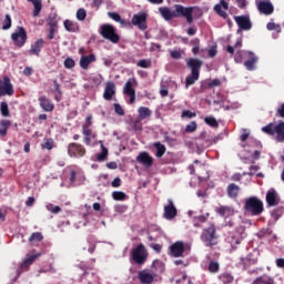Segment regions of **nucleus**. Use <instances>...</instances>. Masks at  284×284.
Here are the masks:
<instances>
[{
	"label": "nucleus",
	"instance_id": "1",
	"mask_svg": "<svg viewBox=\"0 0 284 284\" xmlns=\"http://www.w3.org/2000/svg\"><path fill=\"white\" fill-rule=\"evenodd\" d=\"M244 210L251 216H261L262 212H265L263 202L256 196H250L245 200Z\"/></svg>",
	"mask_w": 284,
	"mask_h": 284
},
{
	"label": "nucleus",
	"instance_id": "2",
	"mask_svg": "<svg viewBox=\"0 0 284 284\" xmlns=\"http://www.w3.org/2000/svg\"><path fill=\"white\" fill-rule=\"evenodd\" d=\"M216 239H219V235H216V225L211 223L207 227L203 229L201 241L206 247H214L217 243Z\"/></svg>",
	"mask_w": 284,
	"mask_h": 284
},
{
	"label": "nucleus",
	"instance_id": "3",
	"mask_svg": "<svg viewBox=\"0 0 284 284\" xmlns=\"http://www.w3.org/2000/svg\"><path fill=\"white\" fill-rule=\"evenodd\" d=\"M99 34L103 39H106V41H110L111 43H119L121 41V36L116 33V28L112 24L104 23L99 29Z\"/></svg>",
	"mask_w": 284,
	"mask_h": 284
},
{
	"label": "nucleus",
	"instance_id": "4",
	"mask_svg": "<svg viewBox=\"0 0 284 284\" xmlns=\"http://www.w3.org/2000/svg\"><path fill=\"white\" fill-rule=\"evenodd\" d=\"M11 39L17 48H23L28 41V33L23 27H18L11 34Z\"/></svg>",
	"mask_w": 284,
	"mask_h": 284
},
{
	"label": "nucleus",
	"instance_id": "5",
	"mask_svg": "<svg viewBox=\"0 0 284 284\" xmlns=\"http://www.w3.org/2000/svg\"><path fill=\"white\" fill-rule=\"evenodd\" d=\"M132 260L138 265H143L148 261V251L145 250V245L139 244L133 251H132Z\"/></svg>",
	"mask_w": 284,
	"mask_h": 284
},
{
	"label": "nucleus",
	"instance_id": "6",
	"mask_svg": "<svg viewBox=\"0 0 284 284\" xmlns=\"http://www.w3.org/2000/svg\"><path fill=\"white\" fill-rule=\"evenodd\" d=\"M134 85H136V79L130 78L123 87V94L130 98L129 103L131 104L136 101V91L134 90Z\"/></svg>",
	"mask_w": 284,
	"mask_h": 284
},
{
	"label": "nucleus",
	"instance_id": "7",
	"mask_svg": "<svg viewBox=\"0 0 284 284\" xmlns=\"http://www.w3.org/2000/svg\"><path fill=\"white\" fill-rule=\"evenodd\" d=\"M132 26L139 28L142 32L148 30V13L141 11L132 17Z\"/></svg>",
	"mask_w": 284,
	"mask_h": 284
},
{
	"label": "nucleus",
	"instance_id": "8",
	"mask_svg": "<svg viewBox=\"0 0 284 284\" xmlns=\"http://www.w3.org/2000/svg\"><path fill=\"white\" fill-rule=\"evenodd\" d=\"M68 154L71 159H81L85 156V146H83V144L72 142L68 146Z\"/></svg>",
	"mask_w": 284,
	"mask_h": 284
},
{
	"label": "nucleus",
	"instance_id": "9",
	"mask_svg": "<svg viewBox=\"0 0 284 284\" xmlns=\"http://www.w3.org/2000/svg\"><path fill=\"white\" fill-rule=\"evenodd\" d=\"M12 94H14V87H12L10 78L4 75L3 80H0V97H12Z\"/></svg>",
	"mask_w": 284,
	"mask_h": 284
},
{
	"label": "nucleus",
	"instance_id": "10",
	"mask_svg": "<svg viewBox=\"0 0 284 284\" xmlns=\"http://www.w3.org/2000/svg\"><path fill=\"white\" fill-rule=\"evenodd\" d=\"M234 21L240 30H252V20H250V16H235Z\"/></svg>",
	"mask_w": 284,
	"mask_h": 284
},
{
	"label": "nucleus",
	"instance_id": "11",
	"mask_svg": "<svg viewBox=\"0 0 284 284\" xmlns=\"http://www.w3.org/2000/svg\"><path fill=\"white\" fill-rule=\"evenodd\" d=\"M240 263L243 265L244 270H247V267H251V265H256V263H258V253L254 251L247 256L241 257Z\"/></svg>",
	"mask_w": 284,
	"mask_h": 284
},
{
	"label": "nucleus",
	"instance_id": "12",
	"mask_svg": "<svg viewBox=\"0 0 284 284\" xmlns=\"http://www.w3.org/2000/svg\"><path fill=\"white\" fill-rule=\"evenodd\" d=\"M213 10L222 19H227L226 11L230 10V3H227L225 0H220V2L213 7Z\"/></svg>",
	"mask_w": 284,
	"mask_h": 284
},
{
	"label": "nucleus",
	"instance_id": "13",
	"mask_svg": "<svg viewBox=\"0 0 284 284\" xmlns=\"http://www.w3.org/2000/svg\"><path fill=\"white\" fill-rule=\"evenodd\" d=\"M266 203L268 207H274L281 203V197L278 196V192H276V189H270L266 192Z\"/></svg>",
	"mask_w": 284,
	"mask_h": 284
},
{
	"label": "nucleus",
	"instance_id": "14",
	"mask_svg": "<svg viewBox=\"0 0 284 284\" xmlns=\"http://www.w3.org/2000/svg\"><path fill=\"white\" fill-rule=\"evenodd\" d=\"M179 14L180 17H184V19H186V23H189V26L194 23V17L192 16L194 14V8L179 6Z\"/></svg>",
	"mask_w": 284,
	"mask_h": 284
},
{
	"label": "nucleus",
	"instance_id": "15",
	"mask_svg": "<svg viewBox=\"0 0 284 284\" xmlns=\"http://www.w3.org/2000/svg\"><path fill=\"white\" fill-rule=\"evenodd\" d=\"M187 68L191 70V74H201V68H203V61L200 59L191 58L186 62Z\"/></svg>",
	"mask_w": 284,
	"mask_h": 284
},
{
	"label": "nucleus",
	"instance_id": "16",
	"mask_svg": "<svg viewBox=\"0 0 284 284\" xmlns=\"http://www.w3.org/2000/svg\"><path fill=\"white\" fill-rule=\"evenodd\" d=\"M257 10L261 12V14H266V17H270V14H274V4L267 1H260L257 3Z\"/></svg>",
	"mask_w": 284,
	"mask_h": 284
},
{
	"label": "nucleus",
	"instance_id": "17",
	"mask_svg": "<svg viewBox=\"0 0 284 284\" xmlns=\"http://www.w3.org/2000/svg\"><path fill=\"white\" fill-rule=\"evenodd\" d=\"M136 161L138 163H141L142 165H144V168H152V165H154V159L150 156V153L148 152H141L136 156Z\"/></svg>",
	"mask_w": 284,
	"mask_h": 284
},
{
	"label": "nucleus",
	"instance_id": "18",
	"mask_svg": "<svg viewBox=\"0 0 284 284\" xmlns=\"http://www.w3.org/2000/svg\"><path fill=\"white\" fill-rule=\"evenodd\" d=\"M256 63H258V57L252 51H248V60L244 62V67L248 72H253V70H256Z\"/></svg>",
	"mask_w": 284,
	"mask_h": 284
},
{
	"label": "nucleus",
	"instance_id": "19",
	"mask_svg": "<svg viewBox=\"0 0 284 284\" xmlns=\"http://www.w3.org/2000/svg\"><path fill=\"white\" fill-rule=\"evenodd\" d=\"M38 101L40 103V108H42V110L44 112H53L54 111V103H52V100L48 99V97L41 95L38 99Z\"/></svg>",
	"mask_w": 284,
	"mask_h": 284
},
{
	"label": "nucleus",
	"instance_id": "20",
	"mask_svg": "<svg viewBox=\"0 0 284 284\" xmlns=\"http://www.w3.org/2000/svg\"><path fill=\"white\" fill-rule=\"evenodd\" d=\"M176 207L174 206V203L172 200H169V204L164 206V219L168 221H172L174 216H176Z\"/></svg>",
	"mask_w": 284,
	"mask_h": 284
},
{
	"label": "nucleus",
	"instance_id": "21",
	"mask_svg": "<svg viewBox=\"0 0 284 284\" xmlns=\"http://www.w3.org/2000/svg\"><path fill=\"white\" fill-rule=\"evenodd\" d=\"M116 94V87L114 85V82H108L104 89L103 99L105 101H112V97Z\"/></svg>",
	"mask_w": 284,
	"mask_h": 284
},
{
	"label": "nucleus",
	"instance_id": "22",
	"mask_svg": "<svg viewBox=\"0 0 284 284\" xmlns=\"http://www.w3.org/2000/svg\"><path fill=\"white\" fill-rule=\"evenodd\" d=\"M226 194L229 199H237L239 194H241V186H239L236 183H230L226 186Z\"/></svg>",
	"mask_w": 284,
	"mask_h": 284
},
{
	"label": "nucleus",
	"instance_id": "23",
	"mask_svg": "<svg viewBox=\"0 0 284 284\" xmlns=\"http://www.w3.org/2000/svg\"><path fill=\"white\" fill-rule=\"evenodd\" d=\"M138 278H139L140 283H143V284L154 283V275H152L148 271H140L138 274Z\"/></svg>",
	"mask_w": 284,
	"mask_h": 284
},
{
	"label": "nucleus",
	"instance_id": "24",
	"mask_svg": "<svg viewBox=\"0 0 284 284\" xmlns=\"http://www.w3.org/2000/svg\"><path fill=\"white\" fill-rule=\"evenodd\" d=\"M94 61H97V55L94 54L82 55L80 59V68H82V70H88L90 63H94Z\"/></svg>",
	"mask_w": 284,
	"mask_h": 284
},
{
	"label": "nucleus",
	"instance_id": "25",
	"mask_svg": "<svg viewBox=\"0 0 284 284\" xmlns=\"http://www.w3.org/2000/svg\"><path fill=\"white\" fill-rule=\"evenodd\" d=\"M29 3L33 6L32 17H39L41 11L43 10V0H27Z\"/></svg>",
	"mask_w": 284,
	"mask_h": 284
},
{
	"label": "nucleus",
	"instance_id": "26",
	"mask_svg": "<svg viewBox=\"0 0 284 284\" xmlns=\"http://www.w3.org/2000/svg\"><path fill=\"white\" fill-rule=\"evenodd\" d=\"M44 44H45V41H43V39L37 40L34 44L31 47L29 53L34 54L36 57H39V54L41 53V49L43 48Z\"/></svg>",
	"mask_w": 284,
	"mask_h": 284
},
{
	"label": "nucleus",
	"instance_id": "27",
	"mask_svg": "<svg viewBox=\"0 0 284 284\" xmlns=\"http://www.w3.org/2000/svg\"><path fill=\"white\" fill-rule=\"evenodd\" d=\"M159 12L163 17V19H165V21H172V19L176 17V13H174V11L170 10V8L168 7H161L159 9Z\"/></svg>",
	"mask_w": 284,
	"mask_h": 284
},
{
	"label": "nucleus",
	"instance_id": "28",
	"mask_svg": "<svg viewBox=\"0 0 284 284\" xmlns=\"http://www.w3.org/2000/svg\"><path fill=\"white\" fill-rule=\"evenodd\" d=\"M217 214L223 216L224 219H230V216H234V207L232 206H220L217 209Z\"/></svg>",
	"mask_w": 284,
	"mask_h": 284
},
{
	"label": "nucleus",
	"instance_id": "29",
	"mask_svg": "<svg viewBox=\"0 0 284 284\" xmlns=\"http://www.w3.org/2000/svg\"><path fill=\"white\" fill-rule=\"evenodd\" d=\"M138 114L140 121H145V119H150V116H152V110L148 106H140L138 109Z\"/></svg>",
	"mask_w": 284,
	"mask_h": 284
},
{
	"label": "nucleus",
	"instance_id": "30",
	"mask_svg": "<svg viewBox=\"0 0 284 284\" xmlns=\"http://www.w3.org/2000/svg\"><path fill=\"white\" fill-rule=\"evenodd\" d=\"M192 251L190 243L179 242V256H187Z\"/></svg>",
	"mask_w": 284,
	"mask_h": 284
},
{
	"label": "nucleus",
	"instance_id": "31",
	"mask_svg": "<svg viewBox=\"0 0 284 284\" xmlns=\"http://www.w3.org/2000/svg\"><path fill=\"white\" fill-rule=\"evenodd\" d=\"M63 26L67 32H79V23L72 20H64Z\"/></svg>",
	"mask_w": 284,
	"mask_h": 284
},
{
	"label": "nucleus",
	"instance_id": "32",
	"mask_svg": "<svg viewBox=\"0 0 284 284\" xmlns=\"http://www.w3.org/2000/svg\"><path fill=\"white\" fill-rule=\"evenodd\" d=\"M226 241L231 244L232 250H236V245H241L242 239L239 233H233Z\"/></svg>",
	"mask_w": 284,
	"mask_h": 284
},
{
	"label": "nucleus",
	"instance_id": "33",
	"mask_svg": "<svg viewBox=\"0 0 284 284\" xmlns=\"http://www.w3.org/2000/svg\"><path fill=\"white\" fill-rule=\"evenodd\" d=\"M209 216L210 214L194 216L192 223L195 227H203V223L207 222Z\"/></svg>",
	"mask_w": 284,
	"mask_h": 284
},
{
	"label": "nucleus",
	"instance_id": "34",
	"mask_svg": "<svg viewBox=\"0 0 284 284\" xmlns=\"http://www.w3.org/2000/svg\"><path fill=\"white\" fill-rule=\"evenodd\" d=\"M12 122L10 120H0V136H7Z\"/></svg>",
	"mask_w": 284,
	"mask_h": 284
},
{
	"label": "nucleus",
	"instance_id": "35",
	"mask_svg": "<svg viewBox=\"0 0 284 284\" xmlns=\"http://www.w3.org/2000/svg\"><path fill=\"white\" fill-rule=\"evenodd\" d=\"M39 256H41V253L34 254V255H29L21 263V268L24 270V267H30V265H32V263H34V261H37V258H39Z\"/></svg>",
	"mask_w": 284,
	"mask_h": 284
},
{
	"label": "nucleus",
	"instance_id": "36",
	"mask_svg": "<svg viewBox=\"0 0 284 284\" xmlns=\"http://www.w3.org/2000/svg\"><path fill=\"white\" fill-rule=\"evenodd\" d=\"M252 284H275L274 277H271L270 275H262L257 277Z\"/></svg>",
	"mask_w": 284,
	"mask_h": 284
},
{
	"label": "nucleus",
	"instance_id": "37",
	"mask_svg": "<svg viewBox=\"0 0 284 284\" xmlns=\"http://www.w3.org/2000/svg\"><path fill=\"white\" fill-rule=\"evenodd\" d=\"M201 77V74L197 73H191L185 79V89L190 88L191 85H194L196 83L197 79Z\"/></svg>",
	"mask_w": 284,
	"mask_h": 284
},
{
	"label": "nucleus",
	"instance_id": "38",
	"mask_svg": "<svg viewBox=\"0 0 284 284\" xmlns=\"http://www.w3.org/2000/svg\"><path fill=\"white\" fill-rule=\"evenodd\" d=\"M153 148H155V150H156L155 156L158 159H161L163 156V154H165L166 149L161 142H154Z\"/></svg>",
	"mask_w": 284,
	"mask_h": 284
},
{
	"label": "nucleus",
	"instance_id": "39",
	"mask_svg": "<svg viewBox=\"0 0 284 284\" xmlns=\"http://www.w3.org/2000/svg\"><path fill=\"white\" fill-rule=\"evenodd\" d=\"M262 132L268 134V136H274V134H276V125H274V123H268L262 128Z\"/></svg>",
	"mask_w": 284,
	"mask_h": 284
},
{
	"label": "nucleus",
	"instance_id": "40",
	"mask_svg": "<svg viewBox=\"0 0 284 284\" xmlns=\"http://www.w3.org/2000/svg\"><path fill=\"white\" fill-rule=\"evenodd\" d=\"M277 141L284 143V122L276 124Z\"/></svg>",
	"mask_w": 284,
	"mask_h": 284
},
{
	"label": "nucleus",
	"instance_id": "41",
	"mask_svg": "<svg viewBox=\"0 0 284 284\" xmlns=\"http://www.w3.org/2000/svg\"><path fill=\"white\" fill-rule=\"evenodd\" d=\"M43 241V234L41 232H34L29 237V243H41Z\"/></svg>",
	"mask_w": 284,
	"mask_h": 284
},
{
	"label": "nucleus",
	"instance_id": "42",
	"mask_svg": "<svg viewBox=\"0 0 284 284\" xmlns=\"http://www.w3.org/2000/svg\"><path fill=\"white\" fill-rule=\"evenodd\" d=\"M108 17H110V19H112L116 23H120L121 26H125V20H122L121 14H119L118 12H108Z\"/></svg>",
	"mask_w": 284,
	"mask_h": 284
},
{
	"label": "nucleus",
	"instance_id": "43",
	"mask_svg": "<svg viewBox=\"0 0 284 284\" xmlns=\"http://www.w3.org/2000/svg\"><path fill=\"white\" fill-rule=\"evenodd\" d=\"M112 197L114 201H125V199H128V194L123 191H114L112 193Z\"/></svg>",
	"mask_w": 284,
	"mask_h": 284
},
{
	"label": "nucleus",
	"instance_id": "44",
	"mask_svg": "<svg viewBox=\"0 0 284 284\" xmlns=\"http://www.w3.org/2000/svg\"><path fill=\"white\" fill-rule=\"evenodd\" d=\"M153 270H156V272H165V264L161 262V260H155L152 263Z\"/></svg>",
	"mask_w": 284,
	"mask_h": 284
},
{
	"label": "nucleus",
	"instance_id": "45",
	"mask_svg": "<svg viewBox=\"0 0 284 284\" xmlns=\"http://www.w3.org/2000/svg\"><path fill=\"white\" fill-rule=\"evenodd\" d=\"M196 128H199V124H196V121H191L184 129V132L186 134H192V132H196Z\"/></svg>",
	"mask_w": 284,
	"mask_h": 284
},
{
	"label": "nucleus",
	"instance_id": "46",
	"mask_svg": "<svg viewBox=\"0 0 284 284\" xmlns=\"http://www.w3.org/2000/svg\"><path fill=\"white\" fill-rule=\"evenodd\" d=\"M220 281L224 284H231L234 283V276H232L230 273H224L220 275Z\"/></svg>",
	"mask_w": 284,
	"mask_h": 284
},
{
	"label": "nucleus",
	"instance_id": "47",
	"mask_svg": "<svg viewBox=\"0 0 284 284\" xmlns=\"http://www.w3.org/2000/svg\"><path fill=\"white\" fill-rule=\"evenodd\" d=\"M219 270H221V265L219 264V262L211 261L209 263V272H211V274L219 273Z\"/></svg>",
	"mask_w": 284,
	"mask_h": 284
},
{
	"label": "nucleus",
	"instance_id": "48",
	"mask_svg": "<svg viewBox=\"0 0 284 284\" xmlns=\"http://www.w3.org/2000/svg\"><path fill=\"white\" fill-rule=\"evenodd\" d=\"M48 26H49V29H52V30H58L59 28V22L57 21V17L55 16H50L49 19H48Z\"/></svg>",
	"mask_w": 284,
	"mask_h": 284
},
{
	"label": "nucleus",
	"instance_id": "49",
	"mask_svg": "<svg viewBox=\"0 0 284 284\" xmlns=\"http://www.w3.org/2000/svg\"><path fill=\"white\" fill-rule=\"evenodd\" d=\"M138 68H152V60L151 59H142L140 61H138L136 63Z\"/></svg>",
	"mask_w": 284,
	"mask_h": 284
},
{
	"label": "nucleus",
	"instance_id": "50",
	"mask_svg": "<svg viewBox=\"0 0 284 284\" xmlns=\"http://www.w3.org/2000/svg\"><path fill=\"white\" fill-rule=\"evenodd\" d=\"M170 256H174V258H179V242H175L170 246Z\"/></svg>",
	"mask_w": 284,
	"mask_h": 284
},
{
	"label": "nucleus",
	"instance_id": "51",
	"mask_svg": "<svg viewBox=\"0 0 284 284\" xmlns=\"http://www.w3.org/2000/svg\"><path fill=\"white\" fill-rule=\"evenodd\" d=\"M204 123H206V125H210L211 128H219V122L214 116H206L204 119Z\"/></svg>",
	"mask_w": 284,
	"mask_h": 284
},
{
	"label": "nucleus",
	"instance_id": "52",
	"mask_svg": "<svg viewBox=\"0 0 284 284\" xmlns=\"http://www.w3.org/2000/svg\"><path fill=\"white\" fill-rule=\"evenodd\" d=\"M10 28H12V18L10 17V14H6L2 24V30H10Z\"/></svg>",
	"mask_w": 284,
	"mask_h": 284
},
{
	"label": "nucleus",
	"instance_id": "53",
	"mask_svg": "<svg viewBox=\"0 0 284 284\" xmlns=\"http://www.w3.org/2000/svg\"><path fill=\"white\" fill-rule=\"evenodd\" d=\"M0 112L2 116H10V109L8 108V102H1Z\"/></svg>",
	"mask_w": 284,
	"mask_h": 284
},
{
	"label": "nucleus",
	"instance_id": "54",
	"mask_svg": "<svg viewBox=\"0 0 284 284\" xmlns=\"http://www.w3.org/2000/svg\"><path fill=\"white\" fill-rule=\"evenodd\" d=\"M42 150H52L54 148V140L45 139V141L41 144Z\"/></svg>",
	"mask_w": 284,
	"mask_h": 284
},
{
	"label": "nucleus",
	"instance_id": "55",
	"mask_svg": "<svg viewBox=\"0 0 284 284\" xmlns=\"http://www.w3.org/2000/svg\"><path fill=\"white\" fill-rule=\"evenodd\" d=\"M242 45H243V41L237 40L234 47L232 45L226 47V52H229V54H234V50H236L237 48H242Z\"/></svg>",
	"mask_w": 284,
	"mask_h": 284
},
{
	"label": "nucleus",
	"instance_id": "56",
	"mask_svg": "<svg viewBox=\"0 0 284 284\" xmlns=\"http://www.w3.org/2000/svg\"><path fill=\"white\" fill-rule=\"evenodd\" d=\"M242 45H243V41L237 40L234 47L232 45L226 47V52H229V54H234V50H236L237 48H242Z\"/></svg>",
	"mask_w": 284,
	"mask_h": 284
},
{
	"label": "nucleus",
	"instance_id": "57",
	"mask_svg": "<svg viewBox=\"0 0 284 284\" xmlns=\"http://www.w3.org/2000/svg\"><path fill=\"white\" fill-rule=\"evenodd\" d=\"M85 17H88V12L85 11V9H83V8L78 9V11H77L78 21H85Z\"/></svg>",
	"mask_w": 284,
	"mask_h": 284
},
{
	"label": "nucleus",
	"instance_id": "58",
	"mask_svg": "<svg viewBox=\"0 0 284 284\" xmlns=\"http://www.w3.org/2000/svg\"><path fill=\"white\" fill-rule=\"evenodd\" d=\"M113 108H114V112H115V114H118V116H125V110H123V106H121V104L114 103Z\"/></svg>",
	"mask_w": 284,
	"mask_h": 284
},
{
	"label": "nucleus",
	"instance_id": "59",
	"mask_svg": "<svg viewBox=\"0 0 284 284\" xmlns=\"http://www.w3.org/2000/svg\"><path fill=\"white\" fill-rule=\"evenodd\" d=\"M108 159V149L102 145V152L97 155L98 161H105Z\"/></svg>",
	"mask_w": 284,
	"mask_h": 284
},
{
	"label": "nucleus",
	"instance_id": "60",
	"mask_svg": "<svg viewBox=\"0 0 284 284\" xmlns=\"http://www.w3.org/2000/svg\"><path fill=\"white\" fill-rule=\"evenodd\" d=\"M194 116H196V112L190 110H184L181 114V119H194Z\"/></svg>",
	"mask_w": 284,
	"mask_h": 284
},
{
	"label": "nucleus",
	"instance_id": "61",
	"mask_svg": "<svg viewBox=\"0 0 284 284\" xmlns=\"http://www.w3.org/2000/svg\"><path fill=\"white\" fill-rule=\"evenodd\" d=\"M74 65H75V63L72 58H67L64 60V68H67L68 70H72V68H74Z\"/></svg>",
	"mask_w": 284,
	"mask_h": 284
},
{
	"label": "nucleus",
	"instance_id": "62",
	"mask_svg": "<svg viewBox=\"0 0 284 284\" xmlns=\"http://www.w3.org/2000/svg\"><path fill=\"white\" fill-rule=\"evenodd\" d=\"M168 94H170V91L168 90V85L165 83H161L160 95L164 98V97H168Z\"/></svg>",
	"mask_w": 284,
	"mask_h": 284
},
{
	"label": "nucleus",
	"instance_id": "63",
	"mask_svg": "<svg viewBox=\"0 0 284 284\" xmlns=\"http://www.w3.org/2000/svg\"><path fill=\"white\" fill-rule=\"evenodd\" d=\"M234 59H235V63H243V51L242 50L236 51Z\"/></svg>",
	"mask_w": 284,
	"mask_h": 284
},
{
	"label": "nucleus",
	"instance_id": "64",
	"mask_svg": "<svg viewBox=\"0 0 284 284\" xmlns=\"http://www.w3.org/2000/svg\"><path fill=\"white\" fill-rule=\"evenodd\" d=\"M82 134L84 136H92V129H90V126H88V125H83L82 126Z\"/></svg>",
	"mask_w": 284,
	"mask_h": 284
}]
</instances>
